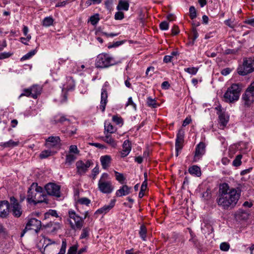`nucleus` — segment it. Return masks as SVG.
<instances>
[{
    "instance_id": "f257e3e1",
    "label": "nucleus",
    "mask_w": 254,
    "mask_h": 254,
    "mask_svg": "<svg viewBox=\"0 0 254 254\" xmlns=\"http://www.w3.org/2000/svg\"><path fill=\"white\" fill-rule=\"evenodd\" d=\"M241 195L239 189L230 188L227 183L220 185L218 196L216 201L218 205L224 209H231L236 206Z\"/></svg>"
},
{
    "instance_id": "f03ea898",
    "label": "nucleus",
    "mask_w": 254,
    "mask_h": 254,
    "mask_svg": "<svg viewBox=\"0 0 254 254\" xmlns=\"http://www.w3.org/2000/svg\"><path fill=\"white\" fill-rule=\"evenodd\" d=\"M241 84L234 83L229 87L225 92L224 97L226 102L232 103L237 101L240 97L242 91Z\"/></svg>"
},
{
    "instance_id": "7ed1b4c3",
    "label": "nucleus",
    "mask_w": 254,
    "mask_h": 254,
    "mask_svg": "<svg viewBox=\"0 0 254 254\" xmlns=\"http://www.w3.org/2000/svg\"><path fill=\"white\" fill-rule=\"evenodd\" d=\"M115 64L113 59L108 54H99L96 60L95 66L97 68H106Z\"/></svg>"
},
{
    "instance_id": "20e7f679",
    "label": "nucleus",
    "mask_w": 254,
    "mask_h": 254,
    "mask_svg": "<svg viewBox=\"0 0 254 254\" xmlns=\"http://www.w3.org/2000/svg\"><path fill=\"white\" fill-rule=\"evenodd\" d=\"M254 71V58H246L244 60L243 64L237 69L239 75H246Z\"/></svg>"
},
{
    "instance_id": "39448f33",
    "label": "nucleus",
    "mask_w": 254,
    "mask_h": 254,
    "mask_svg": "<svg viewBox=\"0 0 254 254\" xmlns=\"http://www.w3.org/2000/svg\"><path fill=\"white\" fill-rule=\"evenodd\" d=\"M68 215L70 218L68 221L71 228L75 230H80L83 225V219L77 215L73 210H69Z\"/></svg>"
},
{
    "instance_id": "423d86ee",
    "label": "nucleus",
    "mask_w": 254,
    "mask_h": 254,
    "mask_svg": "<svg viewBox=\"0 0 254 254\" xmlns=\"http://www.w3.org/2000/svg\"><path fill=\"white\" fill-rule=\"evenodd\" d=\"M37 193L35 191H32L31 190H28L27 200L29 203H33L34 204L42 202L48 203L46 198L47 195L46 194H42L41 196H40V194H37Z\"/></svg>"
},
{
    "instance_id": "0eeeda50",
    "label": "nucleus",
    "mask_w": 254,
    "mask_h": 254,
    "mask_svg": "<svg viewBox=\"0 0 254 254\" xmlns=\"http://www.w3.org/2000/svg\"><path fill=\"white\" fill-rule=\"evenodd\" d=\"M242 99L244 105L247 107L250 106L254 102V81L247 88L243 95Z\"/></svg>"
},
{
    "instance_id": "6e6552de",
    "label": "nucleus",
    "mask_w": 254,
    "mask_h": 254,
    "mask_svg": "<svg viewBox=\"0 0 254 254\" xmlns=\"http://www.w3.org/2000/svg\"><path fill=\"white\" fill-rule=\"evenodd\" d=\"M41 226V222L40 220L36 218H31L26 224V227L21 233L20 237H22L28 230H34L35 232L38 233L40 231Z\"/></svg>"
},
{
    "instance_id": "1a4fd4ad",
    "label": "nucleus",
    "mask_w": 254,
    "mask_h": 254,
    "mask_svg": "<svg viewBox=\"0 0 254 254\" xmlns=\"http://www.w3.org/2000/svg\"><path fill=\"white\" fill-rule=\"evenodd\" d=\"M93 164L92 161L90 160H86L85 163L82 160L77 161L76 163L77 173L80 175H84Z\"/></svg>"
},
{
    "instance_id": "9d476101",
    "label": "nucleus",
    "mask_w": 254,
    "mask_h": 254,
    "mask_svg": "<svg viewBox=\"0 0 254 254\" xmlns=\"http://www.w3.org/2000/svg\"><path fill=\"white\" fill-rule=\"evenodd\" d=\"M45 190L48 194L55 196L57 197L61 196L60 187L54 183H49L45 186Z\"/></svg>"
},
{
    "instance_id": "9b49d317",
    "label": "nucleus",
    "mask_w": 254,
    "mask_h": 254,
    "mask_svg": "<svg viewBox=\"0 0 254 254\" xmlns=\"http://www.w3.org/2000/svg\"><path fill=\"white\" fill-rule=\"evenodd\" d=\"M61 139L59 136H50L46 140L45 145L49 148L60 149L62 146Z\"/></svg>"
},
{
    "instance_id": "f8f14e48",
    "label": "nucleus",
    "mask_w": 254,
    "mask_h": 254,
    "mask_svg": "<svg viewBox=\"0 0 254 254\" xmlns=\"http://www.w3.org/2000/svg\"><path fill=\"white\" fill-rule=\"evenodd\" d=\"M98 188L102 193L108 194L113 191L114 188L110 181H105L100 179L98 182Z\"/></svg>"
},
{
    "instance_id": "ddd939ff",
    "label": "nucleus",
    "mask_w": 254,
    "mask_h": 254,
    "mask_svg": "<svg viewBox=\"0 0 254 254\" xmlns=\"http://www.w3.org/2000/svg\"><path fill=\"white\" fill-rule=\"evenodd\" d=\"M10 203L7 200L0 201V217L6 218L9 214Z\"/></svg>"
},
{
    "instance_id": "4468645a",
    "label": "nucleus",
    "mask_w": 254,
    "mask_h": 254,
    "mask_svg": "<svg viewBox=\"0 0 254 254\" xmlns=\"http://www.w3.org/2000/svg\"><path fill=\"white\" fill-rule=\"evenodd\" d=\"M205 144L203 142H199L196 146L193 158V162L199 160L205 152Z\"/></svg>"
},
{
    "instance_id": "2eb2a0df",
    "label": "nucleus",
    "mask_w": 254,
    "mask_h": 254,
    "mask_svg": "<svg viewBox=\"0 0 254 254\" xmlns=\"http://www.w3.org/2000/svg\"><path fill=\"white\" fill-rule=\"evenodd\" d=\"M131 187H128L127 185H124L116 191V195L117 197L127 195L131 192Z\"/></svg>"
},
{
    "instance_id": "dca6fc26",
    "label": "nucleus",
    "mask_w": 254,
    "mask_h": 254,
    "mask_svg": "<svg viewBox=\"0 0 254 254\" xmlns=\"http://www.w3.org/2000/svg\"><path fill=\"white\" fill-rule=\"evenodd\" d=\"M108 93L107 89L102 88L101 95V102H100V109L102 112H104L105 110V107L107 103Z\"/></svg>"
},
{
    "instance_id": "f3484780",
    "label": "nucleus",
    "mask_w": 254,
    "mask_h": 254,
    "mask_svg": "<svg viewBox=\"0 0 254 254\" xmlns=\"http://www.w3.org/2000/svg\"><path fill=\"white\" fill-rule=\"evenodd\" d=\"M123 150L121 152L123 157L127 156L131 150V144L128 140H126L123 144Z\"/></svg>"
},
{
    "instance_id": "a211bd4d",
    "label": "nucleus",
    "mask_w": 254,
    "mask_h": 254,
    "mask_svg": "<svg viewBox=\"0 0 254 254\" xmlns=\"http://www.w3.org/2000/svg\"><path fill=\"white\" fill-rule=\"evenodd\" d=\"M184 131L183 129H180L179 130L177 135V138L176 139L175 147H183L182 144L184 142Z\"/></svg>"
},
{
    "instance_id": "6ab92c4d",
    "label": "nucleus",
    "mask_w": 254,
    "mask_h": 254,
    "mask_svg": "<svg viewBox=\"0 0 254 254\" xmlns=\"http://www.w3.org/2000/svg\"><path fill=\"white\" fill-rule=\"evenodd\" d=\"M111 157L110 155L102 156L100 158V161L104 169H107L110 166L111 162Z\"/></svg>"
},
{
    "instance_id": "aec40b11",
    "label": "nucleus",
    "mask_w": 254,
    "mask_h": 254,
    "mask_svg": "<svg viewBox=\"0 0 254 254\" xmlns=\"http://www.w3.org/2000/svg\"><path fill=\"white\" fill-rule=\"evenodd\" d=\"M219 124L220 127H224L227 124L229 117L225 113H218Z\"/></svg>"
},
{
    "instance_id": "412c9836",
    "label": "nucleus",
    "mask_w": 254,
    "mask_h": 254,
    "mask_svg": "<svg viewBox=\"0 0 254 254\" xmlns=\"http://www.w3.org/2000/svg\"><path fill=\"white\" fill-rule=\"evenodd\" d=\"M11 211L12 215L15 217L18 218L20 217L22 213V210L20 204H16L13 206H11Z\"/></svg>"
},
{
    "instance_id": "4be33fe9",
    "label": "nucleus",
    "mask_w": 254,
    "mask_h": 254,
    "mask_svg": "<svg viewBox=\"0 0 254 254\" xmlns=\"http://www.w3.org/2000/svg\"><path fill=\"white\" fill-rule=\"evenodd\" d=\"M115 202L112 201L110 204L105 205L102 208L98 209L95 213V214H106L110 210H111L114 206Z\"/></svg>"
},
{
    "instance_id": "5701e85b",
    "label": "nucleus",
    "mask_w": 254,
    "mask_h": 254,
    "mask_svg": "<svg viewBox=\"0 0 254 254\" xmlns=\"http://www.w3.org/2000/svg\"><path fill=\"white\" fill-rule=\"evenodd\" d=\"M29 89L31 91L30 93L32 94V97L34 99H36L38 95L41 94V88L39 85H34Z\"/></svg>"
},
{
    "instance_id": "b1692460",
    "label": "nucleus",
    "mask_w": 254,
    "mask_h": 254,
    "mask_svg": "<svg viewBox=\"0 0 254 254\" xmlns=\"http://www.w3.org/2000/svg\"><path fill=\"white\" fill-rule=\"evenodd\" d=\"M236 215L239 219L246 220L248 218L249 214L247 211L240 209L236 212Z\"/></svg>"
},
{
    "instance_id": "393cba45",
    "label": "nucleus",
    "mask_w": 254,
    "mask_h": 254,
    "mask_svg": "<svg viewBox=\"0 0 254 254\" xmlns=\"http://www.w3.org/2000/svg\"><path fill=\"white\" fill-rule=\"evenodd\" d=\"M28 190H31V191H35L37 192V194H40L41 196L42 194H44L43 193V188L41 187L38 186V184L36 183H33Z\"/></svg>"
},
{
    "instance_id": "a878e982",
    "label": "nucleus",
    "mask_w": 254,
    "mask_h": 254,
    "mask_svg": "<svg viewBox=\"0 0 254 254\" xmlns=\"http://www.w3.org/2000/svg\"><path fill=\"white\" fill-rule=\"evenodd\" d=\"M128 7L129 3L128 1L120 0L117 8L118 10H127Z\"/></svg>"
},
{
    "instance_id": "bb28decb",
    "label": "nucleus",
    "mask_w": 254,
    "mask_h": 254,
    "mask_svg": "<svg viewBox=\"0 0 254 254\" xmlns=\"http://www.w3.org/2000/svg\"><path fill=\"white\" fill-rule=\"evenodd\" d=\"M103 140L113 147H116L117 146L115 140L111 137L110 135L106 134V135L104 137Z\"/></svg>"
},
{
    "instance_id": "cd10ccee",
    "label": "nucleus",
    "mask_w": 254,
    "mask_h": 254,
    "mask_svg": "<svg viewBox=\"0 0 254 254\" xmlns=\"http://www.w3.org/2000/svg\"><path fill=\"white\" fill-rule=\"evenodd\" d=\"M55 152H52L50 150H45L41 152L39 155V157L41 159H45L49 156L54 155Z\"/></svg>"
},
{
    "instance_id": "c85d7f7f",
    "label": "nucleus",
    "mask_w": 254,
    "mask_h": 254,
    "mask_svg": "<svg viewBox=\"0 0 254 254\" xmlns=\"http://www.w3.org/2000/svg\"><path fill=\"white\" fill-rule=\"evenodd\" d=\"M190 173L191 174H194L197 176H199L200 174V169L199 167L197 166H193L189 169Z\"/></svg>"
},
{
    "instance_id": "c756f323",
    "label": "nucleus",
    "mask_w": 254,
    "mask_h": 254,
    "mask_svg": "<svg viewBox=\"0 0 254 254\" xmlns=\"http://www.w3.org/2000/svg\"><path fill=\"white\" fill-rule=\"evenodd\" d=\"M18 144V142H15L12 140H10L8 141L1 143L0 145L4 147H11L17 146Z\"/></svg>"
},
{
    "instance_id": "7c9ffc66",
    "label": "nucleus",
    "mask_w": 254,
    "mask_h": 254,
    "mask_svg": "<svg viewBox=\"0 0 254 254\" xmlns=\"http://www.w3.org/2000/svg\"><path fill=\"white\" fill-rule=\"evenodd\" d=\"M190 36L191 37L190 38L192 40V41L190 42V44H191V45H193L194 43L195 40L198 37V33L196 30V28L193 27L192 30V33Z\"/></svg>"
},
{
    "instance_id": "2f4dec72",
    "label": "nucleus",
    "mask_w": 254,
    "mask_h": 254,
    "mask_svg": "<svg viewBox=\"0 0 254 254\" xmlns=\"http://www.w3.org/2000/svg\"><path fill=\"white\" fill-rule=\"evenodd\" d=\"M54 19L51 17H46L43 20V25L48 27L52 25L53 23Z\"/></svg>"
},
{
    "instance_id": "473e14b6",
    "label": "nucleus",
    "mask_w": 254,
    "mask_h": 254,
    "mask_svg": "<svg viewBox=\"0 0 254 254\" xmlns=\"http://www.w3.org/2000/svg\"><path fill=\"white\" fill-rule=\"evenodd\" d=\"M147 104L149 107L153 108H156L158 106V104H157L156 100L154 99H152L150 97L147 98Z\"/></svg>"
},
{
    "instance_id": "72a5a7b5",
    "label": "nucleus",
    "mask_w": 254,
    "mask_h": 254,
    "mask_svg": "<svg viewBox=\"0 0 254 254\" xmlns=\"http://www.w3.org/2000/svg\"><path fill=\"white\" fill-rule=\"evenodd\" d=\"M146 231V227L144 225H141L140 227L139 234L143 241L145 240Z\"/></svg>"
},
{
    "instance_id": "f704fd0d",
    "label": "nucleus",
    "mask_w": 254,
    "mask_h": 254,
    "mask_svg": "<svg viewBox=\"0 0 254 254\" xmlns=\"http://www.w3.org/2000/svg\"><path fill=\"white\" fill-rule=\"evenodd\" d=\"M242 158V155L239 154L236 156L235 159L233 161V165L235 167H238L241 165L242 162L241 159Z\"/></svg>"
},
{
    "instance_id": "c9c22d12",
    "label": "nucleus",
    "mask_w": 254,
    "mask_h": 254,
    "mask_svg": "<svg viewBox=\"0 0 254 254\" xmlns=\"http://www.w3.org/2000/svg\"><path fill=\"white\" fill-rule=\"evenodd\" d=\"M90 229L88 227L84 228L80 236V239H83L89 236Z\"/></svg>"
},
{
    "instance_id": "e433bc0d",
    "label": "nucleus",
    "mask_w": 254,
    "mask_h": 254,
    "mask_svg": "<svg viewBox=\"0 0 254 254\" xmlns=\"http://www.w3.org/2000/svg\"><path fill=\"white\" fill-rule=\"evenodd\" d=\"M115 175L116 180L121 184H123L124 181L125 180V178L123 174L115 171Z\"/></svg>"
},
{
    "instance_id": "4c0bfd02",
    "label": "nucleus",
    "mask_w": 254,
    "mask_h": 254,
    "mask_svg": "<svg viewBox=\"0 0 254 254\" xmlns=\"http://www.w3.org/2000/svg\"><path fill=\"white\" fill-rule=\"evenodd\" d=\"M37 51V48L36 49L31 51L30 52L28 53L27 54L24 55L21 58V60H26L29 59L30 58H31L33 56H34L36 53Z\"/></svg>"
},
{
    "instance_id": "58836bf2",
    "label": "nucleus",
    "mask_w": 254,
    "mask_h": 254,
    "mask_svg": "<svg viewBox=\"0 0 254 254\" xmlns=\"http://www.w3.org/2000/svg\"><path fill=\"white\" fill-rule=\"evenodd\" d=\"M225 23L231 28H234L237 24V22L235 21L234 19H232V18L225 20Z\"/></svg>"
},
{
    "instance_id": "ea45409f",
    "label": "nucleus",
    "mask_w": 254,
    "mask_h": 254,
    "mask_svg": "<svg viewBox=\"0 0 254 254\" xmlns=\"http://www.w3.org/2000/svg\"><path fill=\"white\" fill-rule=\"evenodd\" d=\"M184 70L186 72H187L190 74H191L192 75H195L197 73V72L198 70V68L197 67H192L186 68H185Z\"/></svg>"
},
{
    "instance_id": "a19ab883",
    "label": "nucleus",
    "mask_w": 254,
    "mask_h": 254,
    "mask_svg": "<svg viewBox=\"0 0 254 254\" xmlns=\"http://www.w3.org/2000/svg\"><path fill=\"white\" fill-rule=\"evenodd\" d=\"M76 159L75 156L72 154H68L66 156L65 163L71 164Z\"/></svg>"
},
{
    "instance_id": "79ce46f5",
    "label": "nucleus",
    "mask_w": 254,
    "mask_h": 254,
    "mask_svg": "<svg viewBox=\"0 0 254 254\" xmlns=\"http://www.w3.org/2000/svg\"><path fill=\"white\" fill-rule=\"evenodd\" d=\"M220 249L221 251L227 252L230 249V245L227 242H223L220 245Z\"/></svg>"
},
{
    "instance_id": "37998d69",
    "label": "nucleus",
    "mask_w": 254,
    "mask_h": 254,
    "mask_svg": "<svg viewBox=\"0 0 254 254\" xmlns=\"http://www.w3.org/2000/svg\"><path fill=\"white\" fill-rule=\"evenodd\" d=\"M78 202L81 204L88 206L90 203V200L86 197H82L78 200Z\"/></svg>"
},
{
    "instance_id": "c03bdc74",
    "label": "nucleus",
    "mask_w": 254,
    "mask_h": 254,
    "mask_svg": "<svg viewBox=\"0 0 254 254\" xmlns=\"http://www.w3.org/2000/svg\"><path fill=\"white\" fill-rule=\"evenodd\" d=\"M60 224L58 222L54 223L53 225H52V229L49 230V231L51 233H54L56 232L58 230L60 229Z\"/></svg>"
},
{
    "instance_id": "a18cd8bd",
    "label": "nucleus",
    "mask_w": 254,
    "mask_h": 254,
    "mask_svg": "<svg viewBox=\"0 0 254 254\" xmlns=\"http://www.w3.org/2000/svg\"><path fill=\"white\" fill-rule=\"evenodd\" d=\"M112 133L114 132V127L110 124L108 125L105 124V132Z\"/></svg>"
},
{
    "instance_id": "49530a36",
    "label": "nucleus",
    "mask_w": 254,
    "mask_h": 254,
    "mask_svg": "<svg viewBox=\"0 0 254 254\" xmlns=\"http://www.w3.org/2000/svg\"><path fill=\"white\" fill-rule=\"evenodd\" d=\"M159 27L162 30H166L169 28V23L167 21H164L160 23Z\"/></svg>"
},
{
    "instance_id": "de8ad7c7",
    "label": "nucleus",
    "mask_w": 254,
    "mask_h": 254,
    "mask_svg": "<svg viewBox=\"0 0 254 254\" xmlns=\"http://www.w3.org/2000/svg\"><path fill=\"white\" fill-rule=\"evenodd\" d=\"M112 119H113V121L115 123H116L117 125H120V124H123V120L120 117H118V116H114L113 117Z\"/></svg>"
},
{
    "instance_id": "09e8293b",
    "label": "nucleus",
    "mask_w": 254,
    "mask_h": 254,
    "mask_svg": "<svg viewBox=\"0 0 254 254\" xmlns=\"http://www.w3.org/2000/svg\"><path fill=\"white\" fill-rule=\"evenodd\" d=\"M99 20V17H90L88 22H90L93 25H95Z\"/></svg>"
},
{
    "instance_id": "8fccbe9b",
    "label": "nucleus",
    "mask_w": 254,
    "mask_h": 254,
    "mask_svg": "<svg viewBox=\"0 0 254 254\" xmlns=\"http://www.w3.org/2000/svg\"><path fill=\"white\" fill-rule=\"evenodd\" d=\"M113 1H114V0H106L105 1V4L106 5V8L110 11L112 8Z\"/></svg>"
},
{
    "instance_id": "3c124183",
    "label": "nucleus",
    "mask_w": 254,
    "mask_h": 254,
    "mask_svg": "<svg viewBox=\"0 0 254 254\" xmlns=\"http://www.w3.org/2000/svg\"><path fill=\"white\" fill-rule=\"evenodd\" d=\"M77 248L75 246H72L70 247L68 250L67 254H76Z\"/></svg>"
},
{
    "instance_id": "603ef678",
    "label": "nucleus",
    "mask_w": 254,
    "mask_h": 254,
    "mask_svg": "<svg viewBox=\"0 0 254 254\" xmlns=\"http://www.w3.org/2000/svg\"><path fill=\"white\" fill-rule=\"evenodd\" d=\"M69 152L78 154L79 153V150L77 149V146L74 145H71L69 147Z\"/></svg>"
},
{
    "instance_id": "864d4df0",
    "label": "nucleus",
    "mask_w": 254,
    "mask_h": 254,
    "mask_svg": "<svg viewBox=\"0 0 254 254\" xmlns=\"http://www.w3.org/2000/svg\"><path fill=\"white\" fill-rule=\"evenodd\" d=\"M50 215H51V216H53L57 217H58V215L57 211L54 210H50L49 212L46 213L45 214V218H46Z\"/></svg>"
},
{
    "instance_id": "5fc2aeb1",
    "label": "nucleus",
    "mask_w": 254,
    "mask_h": 254,
    "mask_svg": "<svg viewBox=\"0 0 254 254\" xmlns=\"http://www.w3.org/2000/svg\"><path fill=\"white\" fill-rule=\"evenodd\" d=\"M124 43V41H117L112 44H110L108 46V48L109 49H111L114 47H117L119 46Z\"/></svg>"
},
{
    "instance_id": "6e6d98bb",
    "label": "nucleus",
    "mask_w": 254,
    "mask_h": 254,
    "mask_svg": "<svg viewBox=\"0 0 254 254\" xmlns=\"http://www.w3.org/2000/svg\"><path fill=\"white\" fill-rule=\"evenodd\" d=\"M23 91H24V93H22L20 95V97L21 96H26L27 97H32V94L31 93H30V92H31V91L29 88L25 89Z\"/></svg>"
},
{
    "instance_id": "4d7b16f0",
    "label": "nucleus",
    "mask_w": 254,
    "mask_h": 254,
    "mask_svg": "<svg viewBox=\"0 0 254 254\" xmlns=\"http://www.w3.org/2000/svg\"><path fill=\"white\" fill-rule=\"evenodd\" d=\"M128 105L132 106V107L134 109V110H136V105L135 103H133L131 97H129L128 99V101L126 104V106H128Z\"/></svg>"
},
{
    "instance_id": "13d9d810",
    "label": "nucleus",
    "mask_w": 254,
    "mask_h": 254,
    "mask_svg": "<svg viewBox=\"0 0 254 254\" xmlns=\"http://www.w3.org/2000/svg\"><path fill=\"white\" fill-rule=\"evenodd\" d=\"M191 20H192V24L193 26V27H197L199 26L200 23L199 21H197L196 19L197 17H191Z\"/></svg>"
},
{
    "instance_id": "bf43d9fd",
    "label": "nucleus",
    "mask_w": 254,
    "mask_h": 254,
    "mask_svg": "<svg viewBox=\"0 0 254 254\" xmlns=\"http://www.w3.org/2000/svg\"><path fill=\"white\" fill-rule=\"evenodd\" d=\"M231 71V69L230 68H225L223 69L221 71V73L223 75H227L229 74L230 72Z\"/></svg>"
},
{
    "instance_id": "052dcab7",
    "label": "nucleus",
    "mask_w": 254,
    "mask_h": 254,
    "mask_svg": "<svg viewBox=\"0 0 254 254\" xmlns=\"http://www.w3.org/2000/svg\"><path fill=\"white\" fill-rule=\"evenodd\" d=\"M11 54L9 53H1L0 54V60L7 58L10 56Z\"/></svg>"
},
{
    "instance_id": "680f3d73",
    "label": "nucleus",
    "mask_w": 254,
    "mask_h": 254,
    "mask_svg": "<svg viewBox=\"0 0 254 254\" xmlns=\"http://www.w3.org/2000/svg\"><path fill=\"white\" fill-rule=\"evenodd\" d=\"M68 2H69V0H64V1H61V2H58L56 4V6L57 7L64 6Z\"/></svg>"
},
{
    "instance_id": "e2e57ef3",
    "label": "nucleus",
    "mask_w": 254,
    "mask_h": 254,
    "mask_svg": "<svg viewBox=\"0 0 254 254\" xmlns=\"http://www.w3.org/2000/svg\"><path fill=\"white\" fill-rule=\"evenodd\" d=\"M172 34L174 35H177L179 32V29L177 26L175 25L172 29Z\"/></svg>"
},
{
    "instance_id": "0e129e2a",
    "label": "nucleus",
    "mask_w": 254,
    "mask_h": 254,
    "mask_svg": "<svg viewBox=\"0 0 254 254\" xmlns=\"http://www.w3.org/2000/svg\"><path fill=\"white\" fill-rule=\"evenodd\" d=\"M10 201L11 206H13L14 205V204H19L17 200L14 196H11L10 197Z\"/></svg>"
},
{
    "instance_id": "69168bd1",
    "label": "nucleus",
    "mask_w": 254,
    "mask_h": 254,
    "mask_svg": "<svg viewBox=\"0 0 254 254\" xmlns=\"http://www.w3.org/2000/svg\"><path fill=\"white\" fill-rule=\"evenodd\" d=\"M191 120L190 119V117H187L185 119V120L183 122V126L184 127H186V126H187L188 125H189V124H190V123L191 122Z\"/></svg>"
},
{
    "instance_id": "338daca9",
    "label": "nucleus",
    "mask_w": 254,
    "mask_h": 254,
    "mask_svg": "<svg viewBox=\"0 0 254 254\" xmlns=\"http://www.w3.org/2000/svg\"><path fill=\"white\" fill-rule=\"evenodd\" d=\"M190 16H196V10L194 6H191L190 8Z\"/></svg>"
},
{
    "instance_id": "774afa93",
    "label": "nucleus",
    "mask_w": 254,
    "mask_h": 254,
    "mask_svg": "<svg viewBox=\"0 0 254 254\" xmlns=\"http://www.w3.org/2000/svg\"><path fill=\"white\" fill-rule=\"evenodd\" d=\"M170 86V84L168 81H164L161 85L162 88L165 89H168Z\"/></svg>"
}]
</instances>
